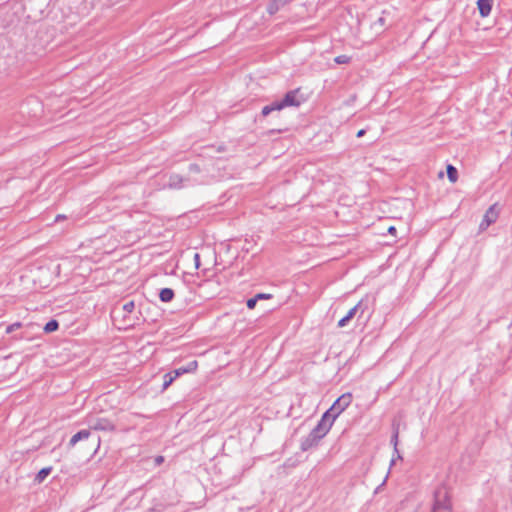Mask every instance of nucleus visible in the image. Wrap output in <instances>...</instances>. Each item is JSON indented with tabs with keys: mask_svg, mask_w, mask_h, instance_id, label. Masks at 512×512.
Listing matches in <instances>:
<instances>
[{
	"mask_svg": "<svg viewBox=\"0 0 512 512\" xmlns=\"http://www.w3.org/2000/svg\"><path fill=\"white\" fill-rule=\"evenodd\" d=\"M134 310L135 303L132 300L123 304L121 309H114L113 318L114 321H119V328L127 329L135 324V318L132 317Z\"/></svg>",
	"mask_w": 512,
	"mask_h": 512,
	"instance_id": "1",
	"label": "nucleus"
},
{
	"mask_svg": "<svg viewBox=\"0 0 512 512\" xmlns=\"http://www.w3.org/2000/svg\"><path fill=\"white\" fill-rule=\"evenodd\" d=\"M431 512H452V503L446 488L441 487L435 491Z\"/></svg>",
	"mask_w": 512,
	"mask_h": 512,
	"instance_id": "2",
	"label": "nucleus"
},
{
	"mask_svg": "<svg viewBox=\"0 0 512 512\" xmlns=\"http://www.w3.org/2000/svg\"><path fill=\"white\" fill-rule=\"evenodd\" d=\"M352 394H342L333 405L325 412L330 414V418L335 421L336 418L351 404Z\"/></svg>",
	"mask_w": 512,
	"mask_h": 512,
	"instance_id": "3",
	"label": "nucleus"
},
{
	"mask_svg": "<svg viewBox=\"0 0 512 512\" xmlns=\"http://www.w3.org/2000/svg\"><path fill=\"white\" fill-rule=\"evenodd\" d=\"M333 423L334 421L330 418V414L324 413L318 424L312 429L311 433L321 440L329 432Z\"/></svg>",
	"mask_w": 512,
	"mask_h": 512,
	"instance_id": "4",
	"label": "nucleus"
},
{
	"mask_svg": "<svg viewBox=\"0 0 512 512\" xmlns=\"http://www.w3.org/2000/svg\"><path fill=\"white\" fill-rule=\"evenodd\" d=\"M496 204L491 205L485 212L484 217L479 225L480 230H486L491 224L495 223L499 216Z\"/></svg>",
	"mask_w": 512,
	"mask_h": 512,
	"instance_id": "5",
	"label": "nucleus"
},
{
	"mask_svg": "<svg viewBox=\"0 0 512 512\" xmlns=\"http://www.w3.org/2000/svg\"><path fill=\"white\" fill-rule=\"evenodd\" d=\"M299 90H291L285 94L283 99L277 100L278 104L281 105V110L290 106H299L301 101L298 99Z\"/></svg>",
	"mask_w": 512,
	"mask_h": 512,
	"instance_id": "6",
	"label": "nucleus"
},
{
	"mask_svg": "<svg viewBox=\"0 0 512 512\" xmlns=\"http://www.w3.org/2000/svg\"><path fill=\"white\" fill-rule=\"evenodd\" d=\"M90 427L98 431H113L115 429L114 424L105 418L96 419L93 423L90 424Z\"/></svg>",
	"mask_w": 512,
	"mask_h": 512,
	"instance_id": "7",
	"label": "nucleus"
},
{
	"mask_svg": "<svg viewBox=\"0 0 512 512\" xmlns=\"http://www.w3.org/2000/svg\"><path fill=\"white\" fill-rule=\"evenodd\" d=\"M493 6V0H478L477 7L481 17L485 18L490 15Z\"/></svg>",
	"mask_w": 512,
	"mask_h": 512,
	"instance_id": "8",
	"label": "nucleus"
},
{
	"mask_svg": "<svg viewBox=\"0 0 512 512\" xmlns=\"http://www.w3.org/2000/svg\"><path fill=\"white\" fill-rule=\"evenodd\" d=\"M319 441L320 440L310 432L309 435L301 441L300 448L302 451H307L312 447L317 446Z\"/></svg>",
	"mask_w": 512,
	"mask_h": 512,
	"instance_id": "9",
	"label": "nucleus"
},
{
	"mask_svg": "<svg viewBox=\"0 0 512 512\" xmlns=\"http://www.w3.org/2000/svg\"><path fill=\"white\" fill-rule=\"evenodd\" d=\"M197 367H198L197 361L193 360V361L189 362L185 367H180L178 369H175L173 371L174 377H178V376H180L182 374H185V373L194 372V371H196Z\"/></svg>",
	"mask_w": 512,
	"mask_h": 512,
	"instance_id": "10",
	"label": "nucleus"
},
{
	"mask_svg": "<svg viewBox=\"0 0 512 512\" xmlns=\"http://www.w3.org/2000/svg\"><path fill=\"white\" fill-rule=\"evenodd\" d=\"M361 303L359 302L353 308H351L348 313L338 321V327H344L347 323L356 315L358 309L360 308Z\"/></svg>",
	"mask_w": 512,
	"mask_h": 512,
	"instance_id": "11",
	"label": "nucleus"
},
{
	"mask_svg": "<svg viewBox=\"0 0 512 512\" xmlns=\"http://www.w3.org/2000/svg\"><path fill=\"white\" fill-rule=\"evenodd\" d=\"M90 436V431L89 430H81L79 432H77L76 434H74L70 441H69V447H73L75 446L79 441L81 440H86L88 439Z\"/></svg>",
	"mask_w": 512,
	"mask_h": 512,
	"instance_id": "12",
	"label": "nucleus"
},
{
	"mask_svg": "<svg viewBox=\"0 0 512 512\" xmlns=\"http://www.w3.org/2000/svg\"><path fill=\"white\" fill-rule=\"evenodd\" d=\"M281 105L278 104V101L272 102L270 105H266L262 108L261 114L266 117L273 111H280Z\"/></svg>",
	"mask_w": 512,
	"mask_h": 512,
	"instance_id": "13",
	"label": "nucleus"
},
{
	"mask_svg": "<svg viewBox=\"0 0 512 512\" xmlns=\"http://www.w3.org/2000/svg\"><path fill=\"white\" fill-rule=\"evenodd\" d=\"M159 298L162 302H170L174 298V291L170 288H163L159 293Z\"/></svg>",
	"mask_w": 512,
	"mask_h": 512,
	"instance_id": "14",
	"label": "nucleus"
},
{
	"mask_svg": "<svg viewBox=\"0 0 512 512\" xmlns=\"http://www.w3.org/2000/svg\"><path fill=\"white\" fill-rule=\"evenodd\" d=\"M280 2L281 0H272L267 6V12L270 15L277 13L283 7Z\"/></svg>",
	"mask_w": 512,
	"mask_h": 512,
	"instance_id": "15",
	"label": "nucleus"
},
{
	"mask_svg": "<svg viewBox=\"0 0 512 512\" xmlns=\"http://www.w3.org/2000/svg\"><path fill=\"white\" fill-rule=\"evenodd\" d=\"M51 467L42 468L36 475L35 480L39 483L43 482L46 477L51 473Z\"/></svg>",
	"mask_w": 512,
	"mask_h": 512,
	"instance_id": "16",
	"label": "nucleus"
},
{
	"mask_svg": "<svg viewBox=\"0 0 512 512\" xmlns=\"http://www.w3.org/2000/svg\"><path fill=\"white\" fill-rule=\"evenodd\" d=\"M447 176H448V179L454 183L457 181V178H458V172H457V169L453 166V165H448L447 166Z\"/></svg>",
	"mask_w": 512,
	"mask_h": 512,
	"instance_id": "17",
	"label": "nucleus"
},
{
	"mask_svg": "<svg viewBox=\"0 0 512 512\" xmlns=\"http://www.w3.org/2000/svg\"><path fill=\"white\" fill-rule=\"evenodd\" d=\"M58 327H59L58 321L52 319L46 323V325L44 326V331L46 333H51V332L56 331L58 329Z\"/></svg>",
	"mask_w": 512,
	"mask_h": 512,
	"instance_id": "18",
	"label": "nucleus"
},
{
	"mask_svg": "<svg viewBox=\"0 0 512 512\" xmlns=\"http://www.w3.org/2000/svg\"><path fill=\"white\" fill-rule=\"evenodd\" d=\"M391 443L393 444V447H394V453L396 454V458L397 459H402V456L400 455L399 451H398V430H396L392 437H391Z\"/></svg>",
	"mask_w": 512,
	"mask_h": 512,
	"instance_id": "19",
	"label": "nucleus"
},
{
	"mask_svg": "<svg viewBox=\"0 0 512 512\" xmlns=\"http://www.w3.org/2000/svg\"><path fill=\"white\" fill-rule=\"evenodd\" d=\"M177 377H174V373L169 372L164 375L163 389H167Z\"/></svg>",
	"mask_w": 512,
	"mask_h": 512,
	"instance_id": "20",
	"label": "nucleus"
},
{
	"mask_svg": "<svg viewBox=\"0 0 512 512\" xmlns=\"http://www.w3.org/2000/svg\"><path fill=\"white\" fill-rule=\"evenodd\" d=\"M350 60H351V57L348 55H339V56L335 57V59H334V61L337 64H347L350 62Z\"/></svg>",
	"mask_w": 512,
	"mask_h": 512,
	"instance_id": "21",
	"label": "nucleus"
},
{
	"mask_svg": "<svg viewBox=\"0 0 512 512\" xmlns=\"http://www.w3.org/2000/svg\"><path fill=\"white\" fill-rule=\"evenodd\" d=\"M181 182V177L179 175H173L170 177V186L171 187H180L179 183Z\"/></svg>",
	"mask_w": 512,
	"mask_h": 512,
	"instance_id": "22",
	"label": "nucleus"
},
{
	"mask_svg": "<svg viewBox=\"0 0 512 512\" xmlns=\"http://www.w3.org/2000/svg\"><path fill=\"white\" fill-rule=\"evenodd\" d=\"M257 301H258V300L256 299V296H255V297H253V298L248 299V300H247V307H248L249 309H254V308H255V306H256Z\"/></svg>",
	"mask_w": 512,
	"mask_h": 512,
	"instance_id": "23",
	"label": "nucleus"
},
{
	"mask_svg": "<svg viewBox=\"0 0 512 512\" xmlns=\"http://www.w3.org/2000/svg\"><path fill=\"white\" fill-rule=\"evenodd\" d=\"M270 298H272V295L267 294V293H259L256 295L257 300L270 299Z\"/></svg>",
	"mask_w": 512,
	"mask_h": 512,
	"instance_id": "24",
	"label": "nucleus"
},
{
	"mask_svg": "<svg viewBox=\"0 0 512 512\" xmlns=\"http://www.w3.org/2000/svg\"><path fill=\"white\" fill-rule=\"evenodd\" d=\"M194 263L195 268L198 269L200 267V255L198 253L194 254Z\"/></svg>",
	"mask_w": 512,
	"mask_h": 512,
	"instance_id": "25",
	"label": "nucleus"
},
{
	"mask_svg": "<svg viewBox=\"0 0 512 512\" xmlns=\"http://www.w3.org/2000/svg\"><path fill=\"white\" fill-rule=\"evenodd\" d=\"M15 327H17V328L20 327V323H15L13 325L8 326L7 327V332L8 333L12 332L15 329Z\"/></svg>",
	"mask_w": 512,
	"mask_h": 512,
	"instance_id": "26",
	"label": "nucleus"
},
{
	"mask_svg": "<svg viewBox=\"0 0 512 512\" xmlns=\"http://www.w3.org/2000/svg\"><path fill=\"white\" fill-rule=\"evenodd\" d=\"M163 461H164V457L163 456H157L155 458L156 465H160Z\"/></svg>",
	"mask_w": 512,
	"mask_h": 512,
	"instance_id": "27",
	"label": "nucleus"
},
{
	"mask_svg": "<svg viewBox=\"0 0 512 512\" xmlns=\"http://www.w3.org/2000/svg\"><path fill=\"white\" fill-rule=\"evenodd\" d=\"M388 233L391 234V235H395L396 234V228L394 226H390L388 228Z\"/></svg>",
	"mask_w": 512,
	"mask_h": 512,
	"instance_id": "28",
	"label": "nucleus"
},
{
	"mask_svg": "<svg viewBox=\"0 0 512 512\" xmlns=\"http://www.w3.org/2000/svg\"><path fill=\"white\" fill-rule=\"evenodd\" d=\"M190 170H191V171H194V172H198V171H199V168H198V166H197V165H195V164H191V165H190Z\"/></svg>",
	"mask_w": 512,
	"mask_h": 512,
	"instance_id": "29",
	"label": "nucleus"
},
{
	"mask_svg": "<svg viewBox=\"0 0 512 512\" xmlns=\"http://www.w3.org/2000/svg\"><path fill=\"white\" fill-rule=\"evenodd\" d=\"M365 134V130L361 129L357 132V137H362Z\"/></svg>",
	"mask_w": 512,
	"mask_h": 512,
	"instance_id": "30",
	"label": "nucleus"
},
{
	"mask_svg": "<svg viewBox=\"0 0 512 512\" xmlns=\"http://www.w3.org/2000/svg\"><path fill=\"white\" fill-rule=\"evenodd\" d=\"M64 218H65L64 215L59 214V215L56 216L55 221H59V220L64 219Z\"/></svg>",
	"mask_w": 512,
	"mask_h": 512,
	"instance_id": "31",
	"label": "nucleus"
},
{
	"mask_svg": "<svg viewBox=\"0 0 512 512\" xmlns=\"http://www.w3.org/2000/svg\"><path fill=\"white\" fill-rule=\"evenodd\" d=\"M394 462H395V457H393V458H392V460H391V465H393V464H394Z\"/></svg>",
	"mask_w": 512,
	"mask_h": 512,
	"instance_id": "32",
	"label": "nucleus"
},
{
	"mask_svg": "<svg viewBox=\"0 0 512 512\" xmlns=\"http://www.w3.org/2000/svg\"><path fill=\"white\" fill-rule=\"evenodd\" d=\"M379 22L383 24V18H379Z\"/></svg>",
	"mask_w": 512,
	"mask_h": 512,
	"instance_id": "33",
	"label": "nucleus"
}]
</instances>
